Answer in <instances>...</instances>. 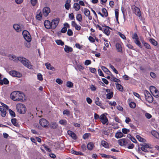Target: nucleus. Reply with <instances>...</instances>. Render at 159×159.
I'll return each instance as SVG.
<instances>
[{
  "mask_svg": "<svg viewBox=\"0 0 159 159\" xmlns=\"http://www.w3.org/2000/svg\"><path fill=\"white\" fill-rule=\"evenodd\" d=\"M24 38L28 42H30L31 40V37L30 33L26 30H24L22 32Z\"/></svg>",
  "mask_w": 159,
  "mask_h": 159,
  "instance_id": "20e7f679",
  "label": "nucleus"
},
{
  "mask_svg": "<svg viewBox=\"0 0 159 159\" xmlns=\"http://www.w3.org/2000/svg\"><path fill=\"white\" fill-rule=\"evenodd\" d=\"M131 9L133 11V12L135 14L138 16H141V13L139 8L135 5H133L131 6Z\"/></svg>",
  "mask_w": 159,
  "mask_h": 159,
  "instance_id": "39448f33",
  "label": "nucleus"
},
{
  "mask_svg": "<svg viewBox=\"0 0 159 159\" xmlns=\"http://www.w3.org/2000/svg\"><path fill=\"white\" fill-rule=\"evenodd\" d=\"M60 21V19L59 18H56L52 20L51 25H52V29H55L57 26Z\"/></svg>",
  "mask_w": 159,
  "mask_h": 159,
  "instance_id": "423d86ee",
  "label": "nucleus"
},
{
  "mask_svg": "<svg viewBox=\"0 0 159 159\" xmlns=\"http://www.w3.org/2000/svg\"><path fill=\"white\" fill-rule=\"evenodd\" d=\"M113 92H111L106 94L107 98L108 99H111L113 96Z\"/></svg>",
  "mask_w": 159,
  "mask_h": 159,
  "instance_id": "2f4dec72",
  "label": "nucleus"
},
{
  "mask_svg": "<svg viewBox=\"0 0 159 159\" xmlns=\"http://www.w3.org/2000/svg\"><path fill=\"white\" fill-rule=\"evenodd\" d=\"M140 146L141 147H143L145 148H152L150 147L149 145V144L148 143H144L143 144H140Z\"/></svg>",
  "mask_w": 159,
  "mask_h": 159,
  "instance_id": "de8ad7c7",
  "label": "nucleus"
},
{
  "mask_svg": "<svg viewBox=\"0 0 159 159\" xmlns=\"http://www.w3.org/2000/svg\"><path fill=\"white\" fill-rule=\"evenodd\" d=\"M77 20L79 22H81L82 20V16L81 14H78L76 16Z\"/></svg>",
  "mask_w": 159,
  "mask_h": 159,
  "instance_id": "f704fd0d",
  "label": "nucleus"
},
{
  "mask_svg": "<svg viewBox=\"0 0 159 159\" xmlns=\"http://www.w3.org/2000/svg\"><path fill=\"white\" fill-rule=\"evenodd\" d=\"M98 74L100 76L105 77L103 74L102 71L100 69H98Z\"/></svg>",
  "mask_w": 159,
  "mask_h": 159,
  "instance_id": "6e6d98bb",
  "label": "nucleus"
},
{
  "mask_svg": "<svg viewBox=\"0 0 159 159\" xmlns=\"http://www.w3.org/2000/svg\"><path fill=\"white\" fill-rule=\"evenodd\" d=\"M17 59L18 61L29 68L31 69L32 68V66L30 64V62L25 58L22 57H18Z\"/></svg>",
  "mask_w": 159,
  "mask_h": 159,
  "instance_id": "f03ea898",
  "label": "nucleus"
},
{
  "mask_svg": "<svg viewBox=\"0 0 159 159\" xmlns=\"http://www.w3.org/2000/svg\"><path fill=\"white\" fill-rule=\"evenodd\" d=\"M66 86L69 88H71L73 86V83L70 81H67L66 83Z\"/></svg>",
  "mask_w": 159,
  "mask_h": 159,
  "instance_id": "a18cd8bd",
  "label": "nucleus"
},
{
  "mask_svg": "<svg viewBox=\"0 0 159 159\" xmlns=\"http://www.w3.org/2000/svg\"><path fill=\"white\" fill-rule=\"evenodd\" d=\"M127 137L130 139L134 143H135L137 141L136 139L134 138L130 134H128L127 135Z\"/></svg>",
  "mask_w": 159,
  "mask_h": 159,
  "instance_id": "37998d69",
  "label": "nucleus"
},
{
  "mask_svg": "<svg viewBox=\"0 0 159 159\" xmlns=\"http://www.w3.org/2000/svg\"><path fill=\"white\" fill-rule=\"evenodd\" d=\"M13 28L17 32H20L22 31L21 26L17 24L13 25Z\"/></svg>",
  "mask_w": 159,
  "mask_h": 159,
  "instance_id": "ddd939ff",
  "label": "nucleus"
},
{
  "mask_svg": "<svg viewBox=\"0 0 159 159\" xmlns=\"http://www.w3.org/2000/svg\"><path fill=\"white\" fill-rule=\"evenodd\" d=\"M90 89L92 91H95L96 89V88L93 85L91 84L90 85Z\"/></svg>",
  "mask_w": 159,
  "mask_h": 159,
  "instance_id": "13d9d810",
  "label": "nucleus"
},
{
  "mask_svg": "<svg viewBox=\"0 0 159 159\" xmlns=\"http://www.w3.org/2000/svg\"><path fill=\"white\" fill-rule=\"evenodd\" d=\"M100 119L103 125L106 124L108 121L107 118L104 114L101 115Z\"/></svg>",
  "mask_w": 159,
  "mask_h": 159,
  "instance_id": "9b49d317",
  "label": "nucleus"
},
{
  "mask_svg": "<svg viewBox=\"0 0 159 159\" xmlns=\"http://www.w3.org/2000/svg\"><path fill=\"white\" fill-rule=\"evenodd\" d=\"M94 147V144L92 142H90L87 145L88 149L89 150H92Z\"/></svg>",
  "mask_w": 159,
  "mask_h": 159,
  "instance_id": "4be33fe9",
  "label": "nucleus"
},
{
  "mask_svg": "<svg viewBox=\"0 0 159 159\" xmlns=\"http://www.w3.org/2000/svg\"><path fill=\"white\" fill-rule=\"evenodd\" d=\"M129 106L131 108H134L135 107L136 105L135 103L132 102L129 104Z\"/></svg>",
  "mask_w": 159,
  "mask_h": 159,
  "instance_id": "8fccbe9b",
  "label": "nucleus"
},
{
  "mask_svg": "<svg viewBox=\"0 0 159 159\" xmlns=\"http://www.w3.org/2000/svg\"><path fill=\"white\" fill-rule=\"evenodd\" d=\"M116 88L120 91L122 92L123 90V87L120 84L117 83L116 84Z\"/></svg>",
  "mask_w": 159,
  "mask_h": 159,
  "instance_id": "cd10ccee",
  "label": "nucleus"
},
{
  "mask_svg": "<svg viewBox=\"0 0 159 159\" xmlns=\"http://www.w3.org/2000/svg\"><path fill=\"white\" fill-rule=\"evenodd\" d=\"M136 137L137 139L140 142H144V141L145 140L142 138L141 136H140L139 135H137L136 136Z\"/></svg>",
  "mask_w": 159,
  "mask_h": 159,
  "instance_id": "a19ab883",
  "label": "nucleus"
},
{
  "mask_svg": "<svg viewBox=\"0 0 159 159\" xmlns=\"http://www.w3.org/2000/svg\"><path fill=\"white\" fill-rule=\"evenodd\" d=\"M56 43L57 45H60L61 46H63L64 44V42L60 39L56 40Z\"/></svg>",
  "mask_w": 159,
  "mask_h": 159,
  "instance_id": "72a5a7b5",
  "label": "nucleus"
},
{
  "mask_svg": "<svg viewBox=\"0 0 159 159\" xmlns=\"http://www.w3.org/2000/svg\"><path fill=\"white\" fill-rule=\"evenodd\" d=\"M123 78L126 80H128L129 79V77L126 75H125L123 76Z\"/></svg>",
  "mask_w": 159,
  "mask_h": 159,
  "instance_id": "69168bd1",
  "label": "nucleus"
},
{
  "mask_svg": "<svg viewBox=\"0 0 159 159\" xmlns=\"http://www.w3.org/2000/svg\"><path fill=\"white\" fill-rule=\"evenodd\" d=\"M37 0H31V3L32 5L34 6L37 3Z\"/></svg>",
  "mask_w": 159,
  "mask_h": 159,
  "instance_id": "e2e57ef3",
  "label": "nucleus"
},
{
  "mask_svg": "<svg viewBox=\"0 0 159 159\" xmlns=\"http://www.w3.org/2000/svg\"><path fill=\"white\" fill-rule=\"evenodd\" d=\"M84 13L86 16L90 15V11L89 10L86 8L84 9Z\"/></svg>",
  "mask_w": 159,
  "mask_h": 159,
  "instance_id": "c9c22d12",
  "label": "nucleus"
},
{
  "mask_svg": "<svg viewBox=\"0 0 159 159\" xmlns=\"http://www.w3.org/2000/svg\"><path fill=\"white\" fill-rule=\"evenodd\" d=\"M65 7L66 9L68 10L70 7V4L66 3L65 5Z\"/></svg>",
  "mask_w": 159,
  "mask_h": 159,
  "instance_id": "338daca9",
  "label": "nucleus"
},
{
  "mask_svg": "<svg viewBox=\"0 0 159 159\" xmlns=\"http://www.w3.org/2000/svg\"><path fill=\"white\" fill-rule=\"evenodd\" d=\"M37 13H38L36 16V18L39 20H40L41 19L42 14L40 10H38Z\"/></svg>",
  "mask_w": 159,
  "mask_h": 159,
  "instance_id": "412c9836",
  "label": "nucleus"
},
{
  "mask_svg": "<svg viewBox=\"0 0 159 159\" xmlns=\"http://www.w3.org/2000/svg\"><path fill=\"white\" fill-rule=\"evenodd\" d=\"M63 114L69 116L70 115V112L68 110L66 109L63 111Z\"/></svg>",
  "mask_w": 159,
  "mask_h": 159,
  "instance_id": "79ce46f5",
  "label": "nucleus"
},
{
  "mask_svg": "<svg viewBox=\"0 0 159 159\" xmlns=\"http://www.w3.org/2000/svg\"><path fill=\"white\" fill-rule=\"evenodd\" d=\"M101 68L103 71L105 73H107V72H108L111 74V72L106 67L103 66H102Z\"/></svg>",
  "mask_w": 159,
  "mask_h": 159,
  "instance_id": "58836bf2",
  "label": "nucleus"
},
{
  "mask_svg": "<svg viewBox=\"0 0 159 159\" xmlns=\"http://www.w3.org/2000/svg\"><path fill=\"white\" fill-rule=\"evenodd\" d=\"M71 152L72 153L75 154L76 155H83V154L82 152H77L76 151L74 150H72L71 151Z\"/></svg>",
  "mask_w": 159,
  "mask_h": 159,
  "instance_id": "bb28decb",
  "label": "nucleus"
},
{
  "mask_svg": "<svg viewBox=\"0 0 159 159\" xmlns=\"http://www.w3.org/2000/svg\"><path fill=\"white\" fill-rule=\"evenodd\" d=\"M43 11L44 16L47 17L50 12V9L48 7H45L43 9Z\"/></svg>",
  "mask_w": 159,
  "mask_h": 159,
  "instance_id": "9d476101",
  "label": "nucleus"
},
{
  "mask_svg": "<svg viewBox=\"0 0 159 159\" xmlns=\"http://www.w3.org/2000/svg\"><path fill=\"white\" fill-rule=\"evenodd\" d=\"M37 78L40 81H42L43 80V78L42 77V75L40 73H39L37 75Z\"/></svg>",
  "mask_w": 159,
  "mask_h": 159,
  "instance_id": "09e8293b",
  "label": "nucleus"
},
{
  "mask_svg": "<svg viewBox=\"0 0 159 159\" xmlns=\"http://www.w3.org/2000/svg\"><path fill=\"white\" fill-rule=\"evenodd\" d=\"M67 31V28L66 27H64L61 29V32L62 33H65Z\"/></svg>",
  "mask_w": 159,
  "mask_h": 159,
  "instance_id": "0e129e2a",
  "label": "nucleus"
},
{
  "mask_svg": "<svg viewBox=\"0 0 159 159\" xmlns=\"http://www.w3.org/2000/svg\"><path fill=\"white\" fill-rule=\"evenodd\" d=\"M11 122L12 124L15 126H18L19 124L17 122H16V120L15 118L12 119L11 120Z\"/></svg>",
  "mask_w": 159,
  "mask_h": 159,
  "instance_id": "c756f323",
  "label": "nucleus"
},
{
  "mask_svg": "<svg viewBox=\"0 0 159 159\" xmlns=\"http://www.w3.org/2000/svg\"><path fill=\"white\" fill-rule=\"evenodd\" d=\"M9 83V81L6 78H4L3 80H0V84L1 85H3L4 84L7 85Z\"/></svg>",
  "mask_w": 159,
  "mask_h": 159,
  "instance_id": "4468645a",
  "label": "nucleus"
},
{
  "mask_svg": "<svg viewBox=\"0 0 159 159\" xmlns=\"http://www.w3.org/2000/svg\"><path fill=\"white\" fill-rule=\"evenodd\" d=\"M64 51L67 53L71 52L73 51V48L67 45H65L64 48Z\"/></svg>",
  "mask_w": 159,
  "mask_h": 159,
  "instance_id": "a211bd4d",
  "label": "nucleus"
},
{
  "mask_svg": "<svg viewBox=\"0 0 159 159\" xmlns=\"http://www.w3.org/2000/svg\"><path fill=\"white\" fill-rule=\"evenodd\" d=\"M9 113L12 117H14L16 116V114L14 111L11 109L9 110Z\"/></svg>",
  "mask_w": 159,
  "mask_h": 159,
  "instance_id": "ea45409f",
  "label": "nucleus"
},
{
  "mask_svg": "<svg viewBox=\"0 0 159 159\" xmlns=\"http://www.w3.org/2000/svg\"><path fill=\"white\" fill-rule=\"evenodd\" d=\"M149 94H150V93L147 91H145L144 92V95L145 96V98L146 99V98L148 97L149 95H148Z\"/></svg>",
  "mask_w": 159,
  "mask_h": 159,
  "instance_id": "052dcab7",
  "label": "nucleus"
},
{
  "mask_svg": "<svg viewBox=\"0 0 159 159\" xmlns=\"http://www.w3.org/2000/svg\"><path fill=\"white\" fill-rule=\"evenodd\" d=\"M99 98L98 97H97L96 98V101L95 102V103L96 104L99 106L101 107L102 105L101 102L99 101Z\"/></svg>",
  "mask_w": 159,
  "mask_h": 159,
  "instance_id": "e433bc0d",
  "label": "nucleus"
},
{
  "mask_svg": "<svg viewBox=\"0 0 159 159\" xmlns=\"http://www.w3.org/2000/svg\"><path fill=\"white\" fill-rule=\"evenodd\" d=\"M50 128L53 129H57L58 126V124L55 122H52L48 125Z\"/></svg>",
  "mask_w": 159,
  "mask_h": 159,
  "instance_id": "2eb2a0df",
  "label": "nucleus"
},
{
  "mask_svg": "<svg viewBox=\"0 0 159 159\" xmlns=\"http://www.w3.org/2000/svg\"><path fill=\"white\" fill-rule=\"evenodd\" d=\"M102 11L104 14L105 17H107L108 16V12L107 10L105 8H103L102 10Z\"/></svg>",
  "mask_w": 159,
  "mask_h": 159,
  "instance_id": "49530a36",
  "label": "nucleus"
},
{
  "mask_svg": "<svg viewBox=\"0 0 159 159\" xmlns=\"http://www.w3.org/2000/svg\"><path fill=\"white\" fill-rule=\"evenodd\" d=\"M132 38L133 39H139V37L137 33H134V34L133 35Z\"/></svg>",
  "mask_w": 159,
  "mask_h": 159,
  "instance_id": "5fc2aeb1",
  "label": "nucleus"
},
{
  "mask_svg": "<svg viewBox=\"0 0 159 159\" xmlns=\"http://www.w3.org/2000/svg\"><path fill=\"white\" fill-rule=\"evenodd\" d=\"M9 74L13 77H20L22 76V74L16 71L13 70L9 72Z\"/></svg>",
  "mask_w": 159,
  "mask_h": 159,
  "instance_id": "6e6552de",
  "label": "nucleus"
},
{
  "mask_svg": "<svg viewBox=\"0 0 159 159\" xmlns=\"http://www.w3.org/2000/svg\"><path fill=\"white\" fill-rule=\"evenodd\" d=\"M118 143L120 146L126 145L128 143V141L130 142L127 139H122L118 140Z\"/></svg>",
  "mask_w": 159,
  "mask_h": 159,
  "instance_id": "1a4fd4ad",
  "label": "nucleus"
},
{
  "mask_svg": "<svg viewBox=\"0 0 159 159\" xmlns=\"http://www.w3.org/2000/svg\"><path fill=\"white\" fill-rule=\"evenodd\" d=\"M101 143L102 145L104 147L106 148H107L109 147L108 143L104 140H102L101 142Z\"/></svg>",
  "mask_w": 159,
  "mask_h": 159,
  "instance_id": "a878e982",
  "label": "nucleus"
},
{
  "mask_svg": "<svg viewBox=\"0 0 159 159\" xmlns=\"http://www.w3.org/2000/svg\"><path fill=\"white\" fill-rule=\"evenodd\" d=\"M0 111L1 112L2 116V117H5L6 114V111L3 107H0Z\"/></svg>",
  "mask_w": 159,
  "mask_h": 159,
  "instance_id": "f3484780",
  "label": "nucleus"
},
{
  "mask_svg": "<svg viewBox=\"0 0 159 159\" xmlns=\"http://www.w3.org/2000/svg\"><path fill=\"white\" fill-rule=\"evenodd\" d=\"M135 43L141 48H142V46L139 39H135Z\"/></svg>",
  "mask_w": 159,
  "mask_h": 159,
  "instance_id": "c03bdc74",
  "label": "nucleus"
},
{
  "mask_svg": "<svg viewBox=\"0 0 159 159\" xmlns=\"http://www.w3.org/2000/svg\"><path fill=\"white\" fill-rule=\"evenodd\" d=\"M39 122L42 126L45 128L47 127L49 125V122L45 119L42 118L40 119Z\"/></svg>",
  "mask_w": 159,
  "mask_h": 159,
  "instance_id": "0eeeda50",
  "label": "nucleus"
},
{
  "mask_svg": "<svg viewBox=\"0 0 159 159\" xmlns=\"http://www.w3.org/2000/svg\"><path fill=\"white\" fill-rule=\"evenodd\" d=\"M150 89L151 92L152 93V92L155 91L157 89L154 86H152L150 87Z\"/></svg>",
  "mask_w": 159,
  "mask_h": 159,
  "instance_id": "4d7b16f0",
  "label": "nucleus"
},
{
  "mask_svg": "<svg viewBox=\"0 0 159 159\" xmlns=\"http://www.w3.org/2000/svg\"><path fill=\"white\" fill-rule=\"evenodd\" d=\"M25 97L24 94L18 91L12 92L10 94L11 98L13 101L23 102Z\"/></svg>",
  "mask_w": 159,
  "mask_h": 159,
  "instance_id": "f257e3e1",
  "label": "nucleus"
},
{
  "mask_svg": "<svg viewBox=\"0 0 159 159\" xmlns=\"http://www.w3.org/2000/svg\"><path fill=\"white\" fill-rule=\"evenodd\" d=\"M142 43L144 45L145 47L147 49H150L151 48V46L150 45L145 42L144 41H142Z\"/></svg>",
  "mask_w": 159,
  "mask_h": 159,
  "instance_id": "7c9ffc66",
  "label": "nucleus"
},
{
  "mask_svg": "<svg viewBox=\"0 0 159 159\" xmlns=\"http://www.w3.org/2000/svg\"><path fill=\"white\" fill-rule=\"evenodd\" d=\"M106 27V28L103 29L102 31L104 32V33L107 35H109L110 33V31L109 30V29L110 28L108 26H105Z\"/></svg>",
  "mask_w": 159,
  "mask_h": 159,
  "instance_id": "6ab92c4d",
  "label": "nucleus"
},
{
  "mask_svg": "<svg viewBox=\"0 0 159 159\" xmlns=\"http://www.w3.org/2000/svg\"><path fill=\"white\" fill-rule=\"evenodd\" d=\"M67 34L68 36H71L73 35V32L71 29H68L67 32Z\"/></svg>",
  "mask_w": 159,
  "mask_h": 159,
  "instance_id": "864d4df0",
  "label": "nucleus"
},
{
  "mask_svg": "<svg viewBox=\"0 0 159 159\" xmlns=\"http://www.w3.org/2000/svg\"><path fill=\"white\" fill-rule=\"evenodd\" d=\"M148 95H149V96L145 99L148 102L152 103L153 101V98L151 94H149Z\"/></svg>",
  "mask_w": 159,
  "mask_h": 159,
  "instance_id": "5701e85b",
  "label": "nucleus"
},
{
  "mask_svg": "<svg viewBox=\"0 0 159 159\" xmlns=\"http://www.w3.org/2000/svg\"><path fill=\"white\" fill-rule=\"evenodd\" d=\"M91 63V61L90 60H86L84 62V64L85 65L88 66Z\"/></svg>",
  "mask_w": 159,
  "mask_h": 159,
  "instance_id": "774afa93",
  "label": "nucleus"
},
{
  "mask_svg": "<svg viewBox=\"0 0 159 159\" xmlns=\"http://www.w3.org/2000/svg\"><path fill=\"white\" fill-rule=\"evenodd\" d=\"M110 67L111 68L113 71L116 74H118V72L117 70L114 68V66L111 65V64H110Z\"/></svg>",
  "mask_w": 159,
  "mask_h": 159,
  "instance_id": "3c124183",
  "label": "nucleus"
},
{
  "mask_svg": "<svg viewBox=\"0 0 159 159\" xmlns=\"http://www.w3.org/2000/svg\"><path fill=\"white\" fill-rule=\"evenodd\" d=\"M45 65L46 67V68L48 70H50L52 71H54L55 70L54 67L52 66L51 64L48 62L46 63Z\"/></svg>",
  "mask_w": 159,
  "mask_h": 159,
  "instance_id": "dca6fc26",
  "label": "nucleus"
},
{
  "mask_svg": "<svg viewBox=\"0 0 159 159\" xmlns=\"http://www.w3.org/2000/svg\"><path fill=\"white\" fill-rule=\"evenodd\" d=\"M59 123L62 125H66L67 124V121L65 120H61L59 121Z\"/></svg>",
  "mask_w": 159,
  "mask_h": 159,
  "instance_id": "473e14b6",
  "label": "nucleus"
},
{
  "mask_svg": "<svg viewBox=\"0 0 159 159\" xmlns=\"http://www.w3.org/2000/svg\"><path fill=\"white\" fill-rule=\"evenodd\" d=\"M116 47L118 52L122 53V47L120 43H117L116 44Z\"/></svg>",
  "mask_w": 159,
  "mask_h": 159,
  "instance_id": "aec40b11",
  "label": "nucleus"
},
{
  "mask_svg": "<svg viewBox=\"0 0 159 159\" xmlns=\"http://www.w3.org/2000/svg\"><path fill=\"white\" fill-rule=\"evenodd\" d=\"M129 131V129H128L126 128H123L122 129V131L123 133L125 134H126Z\"/></svg>",
  "mask_w": 159,
  "mask_h": 159,
  "instance_id": "bf43d9fd",
  "label": "nucleus"
},
{
  "mask_svg": "<svg viewBox=\"0 0 159 159\" xmlns=\"http://www.w3.org/2000/svg\"><path fill=\"white\" fill-rule=\"evenodd\" d=\"M123 136V134L121 132H117L115 134V137L119 139Z\"/></svg>",
  "mask_w": 159,
  "mask_h": 159,
  "instance_id": "b1692460",
  "label": "nucleus"
},
{
  "mask_svg": "<svg viewBox=\"0 0 159 159\" xmlns=\"http://www.w3.org/2000/svg\"><path fill=\"white\" fill-rule=\"evenodd\" d=\"M73 7L76 11H78L80 10V5L77 3H75L74 4Z\"/></svg>",
  "mask_w": 159,
  "mask_h": 159,
  "instance_id": "393cba45",
  "label": "nucleus"
},
{
  "mask_svg": "<svg viewBox=\"0 0 159 159\" xmlns=\"http://www.w3.org/2000/svg\"><path fill=\"white\" fill-rule=\"evenodd\" d=\"M10 58L14 61H18V57H16L15 55H11L9 56Z\"/></svg>",
  "mask_w": 159,
  "mask_h": 159,
  "instance_id": "603ef678",
  "label": "nucleus"
},
{
  "mask_svg": "<svg viewBox=\"0 0 159 159\" xmlns=\"http://www.w3.org/2000/svg\"><path fill=\"white\" fill-rule=\"evenodd\" d=\"M150 42L154 45L156 46L157 45V43L155 40L153 39H149Z\"/></svg>",
  "mask_w": 159,
  "mask_h": 159,
  "instance_id": "4c0bfd02",
  "label": "nucleus"
},
{
  "mask_svg": "<svg viewBox=\"0 0 159 159\" xmlns=\"http://www.w3.org/2000/svg\"><path fill=\"white\" fill-rule=\"evenodd\" d=\"M16 107L17 112L20 114H24L26 112V107L22 104H17Z\"/></svg>",
  "mask_w": 159,
  "mask_h": 159,
  "instance_id": "7ed1b4c3",
  "label": "nucleus"
},
{
  "mask_svg": "<svg viewBox=\"0 0 159 159\" xmlns=\"http://www.w3.org/2000/svg\"><path fill=\"white\" fill-rule=\"evenodd\" d=\"M44 24L46 28L47 29H52L51 23L49 20H45L44 22Z\"/></svg>",
  "mask_w": 159,
  "mask_h": 159,
  "instance_id": "f8f14e48",
  "label": "nucleus"
},
{
  "mask_svg": "<svg viewBox=\"0 0 159 159\" xmlns=\"http://www.w3.org/2000/svg\"><path fill=\"white\" fill-rule=\"evenodd\" d=\"M152 135L154 137L158 138L159 137V134L157 131L155 130H152L151 131Z\"/></svg>",
  "mask_w": 159,
  "mask_h": 159,
  "instance_id": "c85d7f7f",
  "label": "nucleus"
},
{
  "mask_svg": "<svg viewBox=\"0 0 159 159\" xmlns=\"http://www.w3.org/2000/svg\"><path fill=\"white\" fill-rule=\"evenodd\" d=\"M56 82L57 83L59 84H61L63 83V81L59 79H57L56 80Z\"/></svg>",
  "mask_w": 159,
  "mask_h": 159,
  "instance_id": "680f3d73",
  "label": "nucleus"
}]
</instances>
